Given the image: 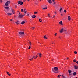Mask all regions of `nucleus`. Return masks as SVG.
<instances>
[{"instance_id": "obj_17", "label": "nucleus", "mask_w": 78, "mask_h": 78, "mask_svg": "<svg viewBox=\"0 0 78 78\" xmlns=\"http://www.w3.org/2000/svg\"><path fill=\"white\" fill-rule=\"evenodd\" d=\"M24 12L25 14V13H27V10L26 9H24Z\"/></svg>"}, {"instance_id": "obj_21", "label": "nucleus", "mask_w": 78, "mask_h": 78, "mask_svg": "<svg viewBox=\"0 0 78 78\" xmlns=\"http://www.w3.org/2000/svg\"><path fill=\"white\" fill-rule=\"evenodd\" d=\"M68 71L69 73H71L72 72V71L70 70H68Z\"/></svg>"}, {"instance_id": "obj_12", "label": "nucleus", "mask_w": 78, "mask_h": 78, "mask_svg": "<svg viewBox=\"0 0 78 78\" xmlns=\"http://www.w3.org/2000/svg\"><path fill=\"white\" fill-rule=\"evenodd\" d=\"M37 54L38 55H39L40 57H41L42 56V54H41V53L39 54V53H37Z\"/></svg>"}, {"instance_id": "obj_13", "label": "nucleus", "mask_w": 78, "mask_h": 78, "mask_svg": "<svg viewBox=\"0 0 78 78\" xmlns=\"http://www.w3.org/2000/svg\"><path fill=\"white\" fill-rule=\"evenodd\" d=\"M35 17H36V15H33L32 16V19H34V18H35Z\"/></svg>"}, {"instance_id": "obj_62", "label": "nucleus", "mask_w": 78, "mask_h": 78, "mask_svg": "<svg viewBox=\"0 0 78 78\" xmlns=\"http://www.w3.org/2000/svg\"><path fill=\"white\" fill-rule=\"evenodd\" d=\"M76 78H78V77H76Z\"/></svg>"}, {"instance_id": "obj_43", "label": "nucleus", "mask_w": 78, "mask_h": 78, "mask_svg": "<svg viewBox=\"0 0 78 78\" xmlns=\"http://www.w3.org/2000/svg\"><path fill=\"white\" fill-rule=\"evenodd\" d=\"M10 20V21H12V20Z\"/></svg>"}, {"instance_id": "obj_5", "label": "nucleus", "mask_w": 78, "mask_h": 78, "mask_svg": "<svg viewBox=\"0 0 78 78\" xmlns=\"http://www.w3.org/2000/svg\"><path fill=\"white\" fill-rule=\"evenodd\" d=\"M23 17V15H20L18 17L20 18H20H22V17Z\"/></svg>"}, {"instance_id": "obj_64", "label": "nucleus", "mask_w": 78, "mask_h": 78, "mask_svg": "<svg viewBox=\"0 0 78 78\" xmlns=\"http://www.w3.org/2000/svg\"><path fill=\"white\" fill-rule=\"evenodd\" d=\"M27 1H30V0H27Z\"/></svg>"}, {"instance_id": "obj_3", "label": "nucleus", "mask_w": 78, "mask_h": 78, "mask_svg": "<svg viewBox=\"0 0 78 78\" xmlns=\"http://www.w3.org/2000/svg\"><path fill=\"white\" fill-rule=\"evenodd\" d=\"M18 5H23V2L22 1H19L18 2Z\"/></svg>"}, {"instance_id": "obj_34", "label": "nucleus", "mask_w": 78, "mask_h": 78, "mask_svg": "<svg viewBox=\"0 0 78 78\" xmlns=\"http://www.w3.org/2000/svg\"><path fill=\"white\" fill-rule=\"evenodd\" d=\"M64 12L65 13H66V12H66V10H64Z\"/></svg>"}, {"instance_id": "obj_46", "label": "nucleus", "mask_w": 78, "mask_h": 78, "mask_svg": "<svg viewBox=\"0 0 78 78\" xmlns=\"http://www.w3.org/2000/svg\"><path fill=\"white\" fill-rule=\"evenodd\" d=\"M23 2H25V0H23Z\"/></svg>"}, {"instance_id": "obj_35", "label": "nucleus", "mask_w": 78, "mask_h": 78, "mask_svg": "<svg viewBox=\"0 0 78 78\" xmlns=\"http://www.w3.org/2000/svg\"><path fill=\"white\" fill-rule=\"evenodd\" d=\"M56 34H57L56 33L54 35H55V36H56Z\"/></svg>"}, {"instance_id": "obj_19", "label": "nucleus", "mask_w": 78, "mask_h": 78, "mask_svg": "<svg viewBox=\"0 0 78 78\" xmlns=\"http://www.w3.org/2000/svg\"><path fill=\"white\" fill-rule=\"evenodd\" d=\"M15 23H16L17 25H19V21H17V22H15Z\"/></svg>"}, {"instance_id": "obj_38", "label": "nucleus", "mask_w": 78, "mask_h": 78, "mask_svg": "<svg viewBox=\"0 0 78 78\" xmlns=\"http://www.w3.org/2000/svg\"><path fill=\"white\" fill-rule=\"evenodd\" d=\"M63 31H66V30L63 29Z\"/></svg>"}, {"instance_id": "obj_30", "label": "nucleus", "mask_w": 78, "mask_h": 78, "mask_svg": "<svg viewBox=\"0 0 78 78\" xmlns=\"http://www.w3.org/2000/svg\"><path fill=\"white\" fill-rule=\"evenodd\" d=\"M34 28H35V27H33L32 28H31V29H32V30H34Z\"/></svg>"}, {"instance_id": "obj_37", "label": "nucleus", "mask_w": 78, "mask_h": 78, "mask_svg": "<svg viewBox=\"0 0 78 78\" xmlns=\"http://www.w3.org/2000/svg\"><path fill=\"white\" fill-rule=\"evenodd\" d=\"M55 17H56V16L54 15V16L53 17V18H55Z\"/></svg>"}, {"instance_id": "obj_31", "label": "nucleus", "mask_w": 78, "mask_h": 78, "mask_svg": "<svg viewBox=\"0 0 78 78\" xmlns=\"http://www.w3.org/2000/svg\"><path fill=\"white\" fill-rule=\"evenodd\" d=\"M75 54H77V52L76 51H75L74 52Z\"/></svg>"}, {"instance_id": "obj_11", "label": "nucleus", "mask_w": 78, "mask_h": 78, "mask_svg": "<svg viewBox=\"0 0 78 78\" xmlns=\"http://www.w3.org/2000/svg\"><path fill=\"white\" fill-rule=\"evenodd\" d=\"M8 15H9V16H11V14H12V13H8V12H5Z\"/></svg>"}, {"instance_id": "obj_28", "label": "nucleus", "mask_w": 78, "mask_h": 78, "mask_svg": "<svg viewBox=\"0 0 78 78\" xmlns=\"http://www.w3.org/2000/svg\"><path fill=\"white\" fill-rule=\"evenodd\" d=\"M37 13V12H34V14H36Z\"/></svg>"}, {"instance_id": "obj_9", "label": "nucleus", "mask_w": 78, "mask_h": 78, "mask_svg": "<svg viewBox=\"0 0 78 78\" xmlns=\"http://www.w3.org/2000/svg\"><path fill=\"white\" fill-rule=\"evenodd\" d=\"M74 67L75 69H78V66L76 65H74Z\"/></svg>"}, {"instance_id": "obj_15", "label": "nucleus", "mask_w": 78, "mask_h": 78, "mask_svg": "<svg viewBox=\"0 0 78 78\" xmlns=\"http://www.w3.org/2000/svg\"><path fill=\"white\" fill-rule=\"evenodd\" d=\"M70 19H71V18L70 17V16H69L68 17V20H70Z\"/></svg>"}, {"instance_id": "obj_41", "label": "nucleus", "mask_w": 78, "mask_h": 78, "mask_svg": "<svg viewBox=\"0 0 78 78\" xmlns=\"http://www.w3.org/2000/svg\"><path fill=\"white\" fill-rule=\"evenodd\" d=\"M76 64H78V61H77V62H76Z\"/></svg>"}, {"instance_id": "obj_58", "label": "nucleus", "mask_w": 78, "mask_h": 78, "mask_svg": "<svg viewBox=\"0 0 78 78\" xmlns=\"http://www.w3.org/2000/svg\"><path fill=\"white\" fill-rule=\"evenodd\" d=\"M48 16H50V14H48Z\"/></svg>"}, {"instance_id": "obj_20", "label": "nucleus", "mask_w": 78, "mask_h": 78, "mask_svg": "<svg viewBox=\"0 0 78 78\" xmlns=\"http://www.w3.org/2000/svg\"><path fill=\"white\" fill-rule=\"evenodd\" d=\"M59 24H61L62 25V21H61L59 22Z\"/></svg>"}, {"instance_id": "obj_18", "label": "nucleus", "mask_w": 78, "mask_h": 78, "mask_svg": "<svg viewBox=\"0 0 78 78\" xmlns=\"http://www.w3.org/2000/svg\"><path fill=\"white\" fill-rule=\"evenodd\" d=\"M7 73L9 76H11V74H10V73H9V72H7Z\"/></svg>"}, {"instance_id": "obj_44", "label": "nucleus", "mask_w": 78, "mask_h": 78, "mask_svg": "<svg viewBox=\"0 0 78 78\" xmlns=\"http://www.w3.org/2000/svg\"><path fill=\"white\" fill-rule=\"evenodd\" d=\"M54 13L55 14H56V12H55Z\"/></svg>"}, {"instance_id": "obj_42", "label": "nucleus", "mask_w": 78, "mask_h": 78, "mask_svg": "<svg viewBox=\"0 0 78 78\" xmlns=\"http://www.w3.org/2000/svg\"><path fill=\"white\" fill-rule=\"evenodd\" d=\"M15 8H17V5H15Z\"/></svg>"}, {"instance_id": "obj_6", "label": "nucleus", "mask_w": 78, "mask_h": 78, "mask_svg": "<svg viewBox=\"0 0 78 78\" xmlns=\"http://www.w3.org/2000/svg\"><path fill=\"white\" fill-rule=\"evenodd\" d=\"M47 1L49 3H50V4H51L52 3V2L51 0H47Z\"/></svg>"}, {"instance_id": "obj_27", "label": "nucleus", "mask_w": 78, "mask_h": 78, "mask_svg": "<svg viewBox=\"0 0 78 78\" xmlns=\"http://www.w3.org/2000/svg\"><path fill=\"white\" fill-rule=\"evenodd\" d=\"M39 21L40 22H42V20H41V19H39Z\"/></svg>"}, {"instance_id": "obj_29", "label": "nucleus", "mask_w": 78, "mask_h": 78, "mask_svg": "<svg viewBox=\"0 0 78 78\" xmlns=\"http://www.w3.org/2000/svg\"><path fill=\"white\" fill-rule=\"evenodd\" d=\"M62 10V8H61L59 10V11L60 12H61V11Z\"/></svg>"}, {"instance_id": "obj_55", "label": "nucleus", "mask_w": 78, "mask_h": 78, "mask_svg": "<svg viewBox=\"0 0 78 78\" xmlns=\"http://www.w3.org/2000/svg\"><path fill=\"white\" fill-rule=\"evenodd\" d=\"M45 39H48V38H47V37H46V38H45Z\"/></svg>"}, {"instance_id": "obj_23", "label": "nucleus", "mask_w": 78, "mask_h": 78, "mask_svg": "<svg viewBox=\"0 0 78 78\" xmlns=\"http://www.w3.org/2000/svg\"><path fill=\"white\" fill-rule=\"evenodd\" d=\"M61 75H59L57 76L58 78H60V76H61Z\"/></svg>"}, {"instance_id": "obj_59", "label": "nucleus", "mask_w": 78, "mask_h": 78, "mask_svg": "<svg viewBox=\"0 0 78 78\" xmlns=\"http://www.w3.org/2000/svg\"><path fill=\"white\" fill-rule=\"evenodd\" d=\"M19 14H20V12H19Z\"/></svg>"}, {"instance_id": "obj_7", "label": "nucleus", "mask_w": 78, "mask_h": 78, "mask_svg": "<svg viewBox=\"0 0 78 78\" xmlns=\"http://www.w3.org/2000/svg\"><path fill=\"white\" fill-rule=\"evenodd\" d=\"M11 11L13 13V14H15V11H14L13 9H12V8H11Z\"/></svg>"}, {"instance_id": "obj_47", "label": "nucleus", "mask_w": 78, "mask_h": 78, "mask_svg": "<svg viewBox=\"0 0 78 78\" xmlns=\"http://www.w3.org/2000/svg\"><path fill=\"white\" fill-rule=\"evenodd\" d=\"M37 18H39V16H37Z\"/></svg>"}, {"instance_id": "obj_54", "label": "nucleus", "mask_w": 78, "mask_h": 78, "mask_svg": "<svg viewBox=\"0 0 78 78\" xmlns=\"http://www.w3.org/2000/svg\"><path fill=\"white\" fill-rule=\"evenodd\" d=\"M37 57H38V56H37V55H36V58H37Z\"/></svg>"}, {"instance_id": "obj_40", "label": "nucleus", "mask_w": 78, "mask_h": 78, "mask_svg": "<svg viewBox=\"0 0 78 78\" xmlns=\"http://www.w3.org/2000/svg\"><path fill=\"white\" fill-rule=\"evenodd\" d=\"M62 77H63L64 76V75H62Z\"/></svg>"}, {"instance_id": "obj_53", "label": "nucleus", "mask_w": 78, "mask_h": 78, "mask_svg": "<svg viewBox=\"0 0 78 78\" xmlns=\"http://www.w3.org/2000/svg\"><path fill=\"white\" fill-rule=\"evenodd\" d=\"M33 58H35L34 56H33Z\"/></svg>"}, {"instance_id": "obj_8", "label": "nucleus", "mask_w": 78, "mask_h": 78, "mask_svg": "<svg viewBox=\"0 0 78 78\" xmlns=\"http://www.w3.org/2000/svg\"><path fill=\"white\" fill-rule=\"evenodd\" d=\"M64 31V29L62 28L61 30H60V33H62Z\"/></svg>"}, {"instance_id": "obj_16", "label": "nucleus", "mask_w": 78, "mask_h": 78, "mask_svg": "<svg viewBox=\"0 0 78 78\" xmlns=\"http://www.w3.org/2000/svg\"><path fill=\"white\" fill-rule=\"evenodd\" d=\"M73 75H74V76L76 75V72H74L73 73Z\"/></svg>"}, {"instance_id": "obj_25", "label": "nucleus", "mask_w": 78, "mask_h": 78, "mask_svg": "<svg viewBox=\"0 0 78 78\" xmlns=\"http://www.w3.org/2000/svg\"><path fill=\"white\" fill-rule=\"evenodd\" d=\"M73 62H76V60L74 59V60H73Z\"/></svg>"}, {"instance_id": "obj_33", "label": "nucleus", "mask_w": 78, "mask_h": 78, "mask_svg": "<svg viewBox=\"0 0 78 78\" xmlns=\"http://www.w3.org/2000/svg\"><path fill=\"white\" fill-rule=\"evenodd\" d=\"M27 16H29V14H27Z\"/></svg>"}, {"instance_id": "obj_61", "label": "nucleus", "mask_w": 78, "mask_h": 78, "mask_svg": "<svg viewBox=\"0 0 78 78\" xmlns=\"http://www.w3.org/2000/svg\"><path fill=\"white\" fill-rule=\"evenodd\" d=\"M34 59H36V58H34Z\"/></svg>"}, {"instance_id": "obj_51", "label": "nucleus", "mask_w": 78, "mask_h": 78, "mask_svg": "<svg viewBox=\"0 0 78 78\" xmlns=\"http://www.w3.org/2000/svg\"><path fill=\"white\" fill-rule=\"evenodd\" d=\"M63 78H66V77H65V76H64L63 77Z\"/></svg>"}, {"instance_id": "obj_1", "label": "nucleus", "mask_w": 78, "mask_h": 78, "mask_svg": "<svg viewBox=\"0 0 78 78\" xmlns=\"http://www.w3.org/2000/svg\"><path fill=\"white\" fill-rule=\"evenodd\" d=\"M10 3V1H8L6 3H5V6L7 7L5 8V9H4V10L5 11V12H6L8 11L9 10V7H7V6H8V5H9Z\"/></svg>"}, {"instance_id": "obj_24", "label": "nucleus", "mask_w": 78, "mask_h": 78, "mask_svg": "<svg viewBox=\"0 0 78 78\" xmlns=\"http://www.w3.org/2000/svg\"><path fill=\"white\" fill-rule=\"evenodd\" d=\"M0 3H3V1H2V0H0Z\"/></svg>"}, {"instance_id": "obj_56", "label": "nucleus", "mask_w": 78, "mask_h": 78, "mask_svg": "<svg viewBox=\"0 0 78 78\" xmlns=\"http://www.w3.org/2000/svg\"><path fill=\"white\" fill-rule=\"evenodd\" d=\"M66 59H69V58H67Z\"/></svg>"}, {"instance_id": "obj_2", "label": "nucleus", "mask_w": 78, "mask_h": 78, "mask_svg": "<svg viewBox=\"0 0 78 78\" xmlns=\"http://www.w3.org/2000/svg\"><path fill=\"white\" fill-rule=\"evenodd\" d=\"M52 72L54 73H58V68L57 67H54L52 68Z\"/></svg>"}, {"instance_id": "obj_39", "label": "nucleus", "mask_w": 78, "mask_h": 78, "mask_svg": "<svg viewBox=\"0 0 78 78\" xmlns=\"http://www.w3.org/2000/svg\"><path fill=\"white\" fill-rule=\"evenodd\" d=\"M30 48H31V47L30 46H29L28 49H30Z\"/></svg>"}, {"instance_id": "obj_32", "label": "nucleus", "mask_w": 78, "mask_h": 78, "mask_svg": "<svg viewBox=\"0 0 78 78\" xmlns=\"http://www.w3.org/2000/svg\"><path fill=\"white\" fill-rule=\"evenodd\" d=\"M22 12H23V9H21V11Z\"/></svg>"}, {"instance_id": "obj_63", "label": "nucleus", "mask_w": 78, "mask_h": 78, "mask_svg": "<svg viewBox=\"0 0 78 78\" xmlns=\"http://www.w3.org/2000/svg\"><path fill=\"white\" fill-rule=\"evenodd\" d=\"M23 16H25V15H23Z\"/></svg>"}, {"instance_id": "obj_57", "label": "nucleus", "mask_w": 78, "mask_h": 78, "mask_svg": "<svg viewBox=\"0 0 78 78\" xmlns=\"http://www.w3.org/2000/svg\"><path fill=\"white\" fill-rule=\"evenodd\" d=\"M59 38H60V39H61V37H59Z\"/></svg>"}, {"instance_id": "obj_10", "label": "nucleus", "mask_w": 78, "mask_h": 78, "mask_svg": "<svg viewBox=\"0 0 78 78\" xmlns=\"http://www.w3.org/2000/svg\"><path fill=\"white\" fill-rule=\"evenodd\" d=\"M47 7V5H43L42 6V8H45Z\"/></svg>"}, {"instance_id": "obj_14", "label": "nucleus", "mask_w": 78, "mask_h": 78, "mask_svg": "<svg viewBox=\"0 0 78 78\" xmlns=\"http://www.w3.org/2000/svg\"><path fill=\"white\" fill-rule=\"evenodd\" d=\"M25 23V21H23L21 23V25H23V24Z\"/></svg>"}, {"instance_id": "obj_22", "label": "nucleus", "mask_w": 78, "mask_h": 78, "mask_svg": "<svg viewBox=\"0 0 78 78\" xmlns=\"http://www.w3.org/2000/svg\"><path fill=\"white\" fill-rule=\"evenodd\" d=\"M47 9V7H46L43 8V9L44 10Z\"/></svg>"}, {"instance_id": "obj_60", "label": "nucleus", "mask_w": 78, "mask_h": 78, "mask_svg": "<svg viewBox=\"0 0 78 78\" xmlns=\"http://www.w3.org/2000/svg\"><path fill=\"white\" fill-rule=\"evenodd\" d=\"M61 16H63L62 14H61Z\"/></svg>"}, {"instance_id": "obj_48", "label": "nucleus", "mask_w": 78, "mask_h": 78, "mask_svg": "<svg viewBox=\"0 0 78 78\" xmlns=\"http://www.w3.org/2000/svg\"><path fill=\"white\" fill-rule=\"evenodd\" d=\"M69 75H72V74L69 73Z\"/></svg>"}, {"instance_id": "obj_45", "label": "nucleus", "mask_w": 78, "mask_h": 78, "mask_svg": "<svg viewBox=\"0 0 78 78\" xmlns=\"http://www.w3.org/2000/svg\"><path fill=\"white\" fill-rule=\"evenodd\" d=\"M56 3V2H54L53 3V4H55Z\"/></svg>"}, {"instance_id": "obj_36", "label": "nucleus", "mask_w": 78, "mask_h": 78, "mask_svg": "<svg viewBox=\"0 0 78 78\" xmlns=\"http://www.w3.org/2000/svg\"><path fill=\"white\" fill-rule=\"evenodd\" d=\"M29 44H30V45H31V42H30V41L29 42Z\"/></svg>"}, {"instance_id": "obj_26", "label": "nucleus", "mask_w": 78, "mask_h": 78, "mask_svg": "<svg viewBox=\"0 0 78 78\" xmlns=\"http://www.w3.org/2000/svg\"><path fill=\"white\" fill-rule=\"evenodd\" d=\"M43 37H44V39H45L46 38V37H47V36H46V35H45Z\"/></svg>"}, {"instance_id": "obj_50", "label": "nucleus", "mask_w": 78, "mask_h": 78, "mask_svg": "<svg viewBox=\"0 0 78 78\" xmlns=\"http://www.w3.org/2000/svg\"><path fill=\"white\" fill-rule=\"evenodd\" d=\"M31 59H29V60H30V61H32Z\"/></svg>"}, {"instance_id": "obj_49", "label": "nucleus", "mask_w": 78, "mask_h": 78, "mask_svg": "<svg viewBox=\"0 0 78 78\" xmlns=\"http://www.w3.org/2000/svg\"><path fill=\"white\" fill-rule=\"evenodd\" d=\"M31 59H32V60L33 59V58H31Z\"/></svg>"}, {"instance_id": "obj_52", "label": "nucleus", "mask_w": 78, "mask_h": 78, "mask_svg": "<svg viewBox=\"0 0 78 78\" xmlns=\"http://www.w3.org/2000/svg\"><path fill=\"white\" fill-rule=\"evenodd\" d=\"M52 1H53V2H54L55 1V0H52Z\"/></svg>"}, {"instance_id": "obj_4", "label": "nucleus", "mask_w": 78, "mask_h": 78, "mask_svg": "<svg viewBox=\"0 0 78 78\" xmlns=\"http://www.w3.org/2000/svg\"><path fill=\"white\" fill-rule=\"evenodd\" d=\"M24 34H25V33L23 32H19V34H20V36H23Z\"/></svg>"}]
</instances>
